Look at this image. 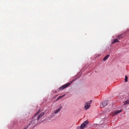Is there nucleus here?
I'll return each instance as SVG.
<instances>
[{"instance_id":"obj_5","label":"nucleus","mask_w":129,"mask_h":129,"mask_svg":"<svg viewBox=\"0 0 129 129\" xmlns=\"http://www.w3.org/2000/svg\"><path fill=\"white\" fill-rule=\"evenodd\" d=\"M44 112L42 113H41L40 114L37 116L36 118V119H35L34 121H37L39 119L41 118L44 115Z\"/></svg>"},{"instance_id":"obj_18","label":"nucleus","mask_w":129,"mask_h":129,"mask_svg":"<svg viewBox=\"0 0 129 129\" xmlns=\"http://www.w3.org/2000/svg\"><path fill=\"white\" fill-rule=\"evenodd\" d=\"M57 95H56V96H54V97H53V98H55L57 97Z\"/></svg>"},{"instance_id":"obj_2","label":"nucleus","mask_w":129,"mask_h":129,"mask_svg":"<svg viewBox=\"0 0 129 129\" xmlns=\"http://www.w3.org/2000/svg\"><path fill=\"white\" fill-rule=\"evenodd\" d=\"M74 80H73L70 83H67L62 85L61 87H60L58 89V91H60L61 90H62L63 89L68 87L70 85L71 83H72Z\"/></svg>"},{"instance_id":"obj_15","label":"nucleus","mask_w":129,"mask_h":129,"mask_svg":"<svg viewBox=\"0 0 129 129\" xmlns=\"http://www.w3.org/2000/svg\"><path fill=\"white\" fill-rule=\"evenodd\" d=\"M30 124H28L23 129H27L28 128V127L30 125Z\"/></svg>"},{"instance_id":"obj_1","label":"nucleus","mask_w":129,"mask_h":129,"mask_svg":"<svg viewBox=\"0 0 129 129\" xmlns=\"http://www.w3.org/2000/svg\"><path fill=\"white\" fill-rule=\"evenodd\" d=\"M89 123L88 121L86 120L82 123L80 126H77V129H83L84 128L86 127L87 125L89 124Z\"/></svg>"},{"instance_id":"obj_7","label":"nucleus","mask_w":129,"mask_h":129,"mask_svg":"<svg viewBox=\"0 0 129 129\" xmlns=\"http://www.w3.org/2000/svg\"><path fill=\"white\" fill-rule=\"evenodd\" d=\"M62 106H61L58 109H56L54 111V113L55 114L57 113L62 108Z\"/></svg>"},{"instance_id":"obj_6","label":"nucleus","mask_w":129,"mask_h":129,"mask_svg":"<svg viewBox=\"0 0 129 129\" xmlns=\"http://www.w3.org/2000/svg\"><path fill=\"white\" fill-rule=\"evenodd\" d=\"M125 36V34L124 33L121 34L118 36V38L120 40L121 39L123 38Z\"/></svg>"},{"instance_id":"obj_4","label":"nucleus","mask_w":129,"mask_h":129,"mask_svg":"<svg viewBox=\"0 0 129 129\" xmlns=\"http://www.w3.org/2000/svg\"><path fill=\"white\" fill-rule=\"evenodd\" d=\"M108 101V100H106L104 101L101 104V107H104L106 106L107 104Z\"/></svg>"},{"instance_id":"obj_12","label":"nucleus","mask_w":129,"mask_h":129,"mask_svg":"<svg viewBox=\"0 0 129 129\" xmlns=\"http://www.w3.org/2000/svg\"><path fill=\"white\" fill-rule=\"evenodd\" d=\"M109 56L110 55H106L105 57L104 58L103 60L105 61L108 58Z\"/></svg>"},{"instance_id":"obj_8","label":"nucleus","mask_w":129,"mask_h":129,"mask_svg":"<svg viewBox=\"0 0 129 129\" xmlns=\"http://www.w3.org/2000/svg\"><path fill=\"white\" fill-rule=\"evenodd\" d=\"M90 106V105L87 104H86V103H85L84 105L85 110H86L87 109H89Z\"/></svg>"},{"instance_id":"obj_3","label":"nucleus","mask_w":129,"mask_h":129,"mask_svg":"<svg viewBox=\"0 0 129 129\" xmlns=\"http://www.w3.org/2000/svg\"><path fill=\"white\" fill-rule=\"evenodd\" d=\"M40 110H39V111H38L36 113L35 115L34 116H33L32 117V118L33 119V120L30 121V123H29V124H30V125H31V124H35L36 123V122H38V120H37V121H34V120L35 119H36V116L39 113H40Z\"/></svg>"},{"instance_id":"obj_11","label":"nucleus","mask_w":129,"mask_h":129,"mask_svg":"<svg viewBox=\"0 0 129 129\" xmlns=\"http://www.w3.org/2000/svg\"><path fill=\"white\" fill-rule=\"evenodd\" d=\"M66 95V94H63V95H62L61 96H59V97H58L57 98V99H56V101H58L60 99H61L65 95Z\"/></svg>"},{"instance_id":"obj_9","label":"nucleus","mask_w":129,"mask_h":129,"mask_svg":"<svg viewBox=\"0 0 129 129\" xmlns=\"http://www.w3.org/2000/svg\"><path fill=\"white\" fill-rule=\"evenodd\" d=\"M122 111V109H121L119 110H118L116 111L114 113V115H116L117 114H118L120 113Z\"/></svg>"},{"instance_id":"obj_10","label":"nucleus","mask_w":129,"mask_h":129,"mask_svg":"<svg viewBox=\"0 0 129 129\" xmlns=\"http://www.w3.org/2000/svg\"><path fill=\"white\" fill-rule=\"evenodd\" d=\"M119 42V41L117 39H114V41L111 43L112 44H114L115 43H117Z\"/></svg>"},{"instance_id":"obj_16","label":"nucleus","mask_w":129,"mask_h":129,"mask_svg":"<svg viewBox=\"0 0 129 129\" xmlns=\"http://www.w3.org/2000/svg\"><path fill=\"white\" fill-rule=\"evenodd\" d=\"M111 52H112L111 49V48L109 49L108 50V53L109 54H110V53H111Z\"/></svg>"},{"instance_id":"obj_14","label":"nucleus","mask_w":129,"mask_h":129,"mask_svg":"<svg viewBox=\"0 0 129 129\" xmlns=\"http://www.w3.org/2000/svg\"><path fill=\"white\" fill-rule=\"evenodd\" d=\"M128 78V77L126 75H125V82H127V81Z\"/></svg>"},{"instance_id":"obj_13","label":"nucleus","mask_w":129,"mask_h":129,"mask_svg":"<svg viewBox=\"0 0 129 129\" xmlns=\"http://www.w3.org/2000/svg\"><path fill=\"white\" fill-rule=\"evenodd\" d=\"M129 103V99L126 100L124 103V105H126Z\"/></svg>"},{"instance_id":"obj_19","label":"nucleus","mask_w":129,"mask_h":129,"mask_svg":"<svg viewBox=\"0 0 129 129\" xmlns=\"http://www.w3.org/2000/svg\"><path fill=\"white\" fill-rule=\"evenodd\" d=\"M57 91H55V92H54V93H57Z\"/></svg>"},{"instance_id":"obj_17","label":"nucleus","mask_w":129,"mask_h":129,"mask_svg":"<svg viewBox=\"0 0 129 129\" xmlns=\"http://www.w3.org/2000/svg\"><path fill=\"white\" fill-rule=\"evenodd\" d=\"M90 102H89V101L88 102H87L86 103V104H87L90 105L91 104V103Z\"/></svg>"},{"instance_id":"obj_20","label":"nucleus","mask_w":129,"mask_h":129,"mask_svg":"<svg viewBox=\"0 0 129 129\" xmlns=\"http://www.w3.org/2000/svg\"><path fill=\"white\" fill-rule=\"evenodd\" d=\"M92 101V100H90L89 101V102H90L91 103Z\"/></svg>"}]
</instances>
